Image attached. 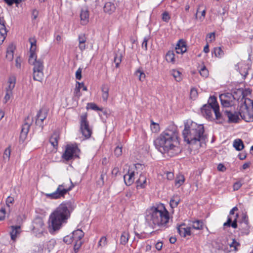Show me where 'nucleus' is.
Returning a JSON list of instances; mask_svg holds the SVG:
<instances>
[{
	"mask_svg": "<svg viewBox=\"0 0 253 253\" xmlns=\"http://www.w3.org/2000/svg\"><path fill=\"white\" fill-rule=\"evenodd\" d=\"M250 226L249 224L248 217L246 215H244L240 223V229L243 235H248L250 232Z\"/></svg>",
	"mask_w": 253,
	"mask_h": 253,
	"instance_id": "4468645a",
	"label": "nucleus"
},
{
	"mask_svg": "<svg viewBox=\"0 0 253 253\" xmlns=\"http://www.w3.org/2000/svg\"><path fill=\"white\" fill-rule=\"evenodd\" d=\"M122 61V55L121 54H116L114 58V62L116 64V67L118 68Z\"/></svg>",
	"mask_w": 253,
	"mask_h": 253,
	"instance_id": "a18cd8bd",
	"label": "nucleus"
},
{
	"mask_svg": "<svg viewBox=\"0 0 253 253\" xmlns=\"http://www.w3.org/2000/svg\"><path fill=\"white\" fill-rule=\"evenodd\" d=\"M198 96V92L196 88H192L190 91V97L192 99H195Z\"/></svg>",
	"mask_w": 253,
	"mask_h": 253,
	"instance_id": "864d4df0",
	"label": "nucleus"
},
{
	"mask_svg": "<svg viewBox=\"0 0 253 253\" xmlns=\"http://www.w3.org/2000/svg\"><path fill=\"white\" fill-rule=\"evenodd\" d=\"M115 10V6L113 3L108 2L105 4L104 6V11L105 12L110 14L114 12Z\"/></svg>",
	"mask_w": 253,
	"mask_h": 253,
	"instance_id": "c756f323",
	"label": "nucleus"
},
{
	"mask_svg": "<svg viewBox=\"0 0 253 253\" xmlns=\"http://www.w3.org/2000/svg\"><path fill=\"white\" fill-rule=\"evenodd\" d=\"M59 139V135L58 133L55 132L52 134L51 137L50 138L49 142L53 147L57 148Z\"/></svg>",
	"mask_w": 253,
	"mask_h": 253,
	"instance_id": "c85d7f7f",
	"label": "nucleus"
},
{
	"mask_svg": "<svg viewBox=\"0 0 253 253\" xmlns=\"http://www.w3.org/2000/svg\"><path fill=\"white\" fill-rule=\"evenodd\" d=\"M12 95V92L6 91V93L3 99L4 103H6L10 99Z\"/></svg>",
	"mask_w": 253,
	"mask_h": 253,
	"instance_id": "13d9d810",
	"label": "nucleus"
},
{
	"mask_svg": "<svg viewBox=\"0 0 253 253\" xmlns=\"http://www.w3.org/2000/svg\"><path fill=\"white\" fill-rule=\"evenodd\" d=\"M236 70H239L240 74L245 78L248 75L249 67L243 62L239 63L236 65Z\"/></svg>",
	"mask_w": 253,
	"mask_h": 253,
	"instance_id": "412c9836",
	"label": "nucleus"
},
{
	"mask_svg": "<svg viewBox=\"0 0 253 253\" xmlns=\"http://www.w3.org/2000/svg\"><path fill=\"white\" fill-rule=\"evenodd\" d=\"M171 74L177 82H180L182 80L181 74L179 71L172 70Z\"/></svg>",
	"mask_w": 253,
	"mask_h": 253,
	"instance_id": "ea45409f",
	"label": "nucleus"
},
{
	"mask_svg": "<svg viewBox=\"0 0 253 253\" xmlns=\"http://www.w3.org/2000/svg\"><path fill=\"white\" fill-rule=\"evenodd\" d=\"M212 54H214L217 58H221L224 55V52L220 47H214L211 52Z\"/></svg>",
	"mask_w": 253,
	"mask_h": 253,
	"instance_id": "4c0bfd02",
	"label": "nucleus"
},
{
	"mask_svg": "<svg viewBox=\"0 0 253 253\" xmlns=\"http://www.w3.org/2000/svg\"><path fill=\"white\" fill-rule=\"evenodd\" d=\"M135 76L138 77L139 81L143 82L145 79V74L141 69H138L135 72Z\"/></svg>",
	"mask_w": 253,
	"mask_h": 253,
	"instance_id": "79ce46f5",
	"label": "nucleus"
},
{
	"mask_svg": "<svg viewBox=\"0 0 253 253\" xmlns=\"http://www.w3.org/2000/svg\"><path fill=\"white\" fill-rule=\"evenodd\" d=\"M237 93L240 94L242 98L240 100L239 114L242 119L246 122L253 121V101L245 97V93L242 89H239Z\"/></svg>",
	"mask_w": 253,
	"mask_h": 253,
	"instance_id": "423d86ee",
	"label": "nucleus"
},
{
	"mask_svg": "<svg viewBox=\"0 0 253 253\" xmlns=\"http://www.w3.org/2000/svg\"><path fill=\"white\" fill-rule=\"evenodd\" d=\"M16 83V78L14 76H11L9 78L7 82V86L5 88V91L12 92Z\"/></svg>",
	"mask_w": 253,
	"mask_h": 253,
	"instance_id": "a878e982",
	"label": "nucleus"
},
{
	"mask_svg": "<svg viewBox=\"0 0 253 253\" xmlns=\"http://www.w3.org/2000/svg\"><path fill=\"white\" fill-rule=\"evenodd\" d=\"M213 108L209 105H204L201 108V112L203 115L209 120H214V118L212 116Z\"/></svg>",
	"mask_w": 253,
	"mask_h": 253,
	"instance_id": "dca6fc26",
	"label": "nucleus"
},
{
	"mask_svg": "<svg viewBox=\"0 0 253 253\" xmlns=\"http://www.w3.org/2000/svg\"><path fill=\"white\" fill-rule=\"evenodd\" d=\"M80 21L82 25H86L89 22V12L87 6H85L81 9L80 13Z\"/></svg>",
	"mask_w": 253,
	"mask_h": 253,
	"instance_id": "2eb2a0df",
	"label": "nucleus"
},
{
	"mask_svg": "<svg viewBox=\"0 0 253 253\" xmlns=\"http://www.w3.org/2000/svg\"><path fill=\"white\" fill-rule=\"evenodd\" d=\"M135 236L139 239H145L147 238V235L145 233H138L135 232Z\"/></svg>",
	"mask_w": 253,
	"mask_h": 253,
	"instance_id": "680f3d73",
	"label": "nucleus"
},
{
	"mask_svg": "<svg viewBox=\"0 0 253 253\" xmlns=\"http://www.w3.org/2000/svg\"><path fill=\"white\" fill-rule=\"evenodd\" d=\"M204 127L203 125L188 120L184 124V129L182 131L184 140L191 148L197 150L205 143L207 138L204 134Z\"/></svg>",
	"mask_w": 253,
	"mask_h": 253,
	"instance_id": "f03ea898",
	"label": "nucleus"
},
{
	"mask_svg": "<svg viewBox=\"0 0 253 253\" xmlns=\"http://www.w3.org/2000/svg\"><path fill=\"white\" fill-rule=\"evenodd\" d=\"M176 46V47H180V48H184V49H186L185 42L182 40H179V41L177 42Z\"/></svg>",
	"mask_w": 253,
	"mask_h": 253,
	"instance_id": "4d7b16f0",
	"label": "nucleus"
},
{
	"mask_svg": "<svg viewBox=\"0 0 253 253\" xmlns=\"http://www.w3.org/2000/svg\"><path fill=\"white\" fill-rule=\"evenodd\" d=\"M80 131L85 138L88 139L90 137L92 130L89 126V122L87 119L86 114H83L80 117Z\"/></svg>",
	"mask_w": 253,
	"mask_h": 253,
	"instance_id": "6e6552de",
	"label": "nucleus"
},
{
	"mask_svg": "<svg viewBox=\"0 0 253 253\" xmlns=\"http://www.w3.org/2000/svg\"><path fill=\"white\" fill-rule=\"evenodd\" d=\"M238 214L236 213L235 214L228 215L227 220L226 222L223 224L224 226H231L233 228H236L238 226L237 220L238 217Z\"/></svg>",
	"mask_w": 253,
	"mask_h": 253,
	"instance_id": "f3484780",
	"label": "nucleus"
},
{
	"mask_svg": "<svg viewBox=\"0 0 253 253\" xmlns=\"http://www.w3.org/2000/svg\"><path fill=\"white\" fill-rule=\"evenodd\" d=\"M107 238L105 236L102 237L98 243V247H103L107 245Z\"/></svg>",
	"mask_w": 253,
	"mask_h": 253,
	"instance_id": "09e8293b",
	"label": "nucleus"
},
{
	"mask_svg": "<svg viewBox=\"0 0 253 253\" xmlns=\"http://www.w3.org/2000/svg\"><path fill=\"white\" fill-rule=\"evenodd\" d=\"M185 181V178L183 175L179 174L177 175L175 180V185L177 187H180L183 184Z\"/></svg>",
	"mask_w": 253,
	"mask_h": 253,
	"instance_id": "58836bf2",
	"label": "nucleus"
},
{
	"mask_svg": "<svg viewBox=\"0 0 253 253\" xmlns=\"http://www.w3.org/2000/svg\"><path fill=\"white\" fill-rule=\"evenodd\" d=\"M129 238V234L128 232L124 231L122 233L120 238V244L125 245L127 243Z\"/></svg>",
	"mask_w": 253,
	"mask_h": 253,
	"instance_id": "c9c22d12",
	"label": "nucleus"
},
{
	"mask_svg": "<svg viewBox=\"0 0 253 253\" xmlns=\"http://www.w3.org/2000/svg\"><path fill=\"white\" fill-rule=\"evenodd\" d=\"M166 60L168 62L172 64L175 63V54L173 51H169L166 55Z\"/></svg>",
	"mask_w": 253,
	"mask_h": 253,
	"instance_id": "e433bc0d",
	"label": "nucleus"
},
{
	"mask_svg": "<svg viewBox=\"0 0 253 253\" xmlns=\"http://www.w3.org/2000/svg\"><path fill=\"white\" fill-rule=\"evenodd\" d=\"M215 40V33H210L206 37L207 43L211 42Z\"/></svg>",
	"mask_w": 253,
	"mask_h": 253,
	"instance_id": "8fccbe9b",
	"label": "nucleus"
},
{
	"mask_svg": "<svg viewBox=\"0 0 253 253\" xmlns=\"http://www.w3.org/2000/svg\"><path fill=\"white\" fill-rule=\"evenodd\" d=\"M15 46L13 44H10L7 48L6 58L9 61H12L13 59L14 51L15 50Z\"/></svg>",
	"mask_w": 253,
	"mask_h": 253,
	"instance_id": "bb28decb",
	"label": "nucleus"
},
{
	"mask_svg": "<svg viewBox=\"0 0 253 253\" xmlns=\"http://www.w3.org/2000/svg\"><path fill=\"white\" fill-rule=\"evenodd\" d=\"M73 238L74 237L73 236L72 234L71 233V234L64 237L63 239V241L67 244H70L72 243L74 244V241L73 240Z\"/></svg>",
	"mask_w": 253,
	"mask_h": 253,
	"instance_id": "c03bdc74",
	"label": "nucleus"
},
{
	"mask_svg": "<svg viewBox=\"0 0 253 253\" xmlns=\"http://www.w3.org/2000/svg\"><path fill=\"white\" fill-rule=\"evenodd\" d=\"M81 86H84V90H87V87L84 85L83 83H79L77 82L74 94L75 96H77L78 98H79L81 95V93L80 92V89L81 88Z\"/></svg>",
	"mask_w": 253,
	"mask_h": 253,
	"instance_id": "cd10ccee",
	"label": "nucleus"
},
{
	"mask_svg": "<svg viewBox=\"0 0 253 253\" xmlns=\"http://www.w3.org/2000/svg\"><path fill=\"white\" fill-rule=\"evenodd\" d=\"M199 72L200 75L203 77L206 78L209 75V71L204 65L199 70Z\"/></svg>",
	"mask_w": 253,
	"mask_h": 253,
	"instance_id": "de8ad7c7",
	"label": "nucleus"
},
{
	"mask_svg": "<svg viewBox=\"0 0 253 253\" xmlns=\"http://www.w3.org/2000/svg\"><path fill=\"white\" fill-rule=\"evenodd\" d=\"M31 44L30 48V56L29 58V63L32 65L33 67V79L35 81L42 82L43 79V62L41 59H37V54L36 53L37 46L36 40L35 38H31L29 39Z\"/></svg>",
	"mask_w": 253,
	"mask_h": 253,
	"instance_id": "39448f33",
	"label": "nucleus"
},
{
	"mask_svg": "<svg viewBox=\"0 0 253 253\" xmlns=\"http://www.w3.org/2000/svg\"><path fill=\"white\" fill-rule=\"evenodd\" d=\"M11 231L10 232L11 239L14 241L17 236L19 235L21 232L20 226H11Z\"/></svg>",
	"mask_w": 253,
	"mask_h": 253,
	"instance_id": "393cba45",
	"label": "nucleus"
},
{
	"mask_svg": "<svg viewBox=\"0 0 253 253\" xmlns=\"http://www.w3.org/2000/svg\"><path fill=\"white\" fill-rule=\"evenodd\" d=\"M180 198L178 195H173L171 198L169 205L171 208H176L180 202Z\"/></svg>",
	"mask_w": 253,
	"mask_h": 253,
	"instance_id": "2f4dec72",
	"label": "nucleus"
},
{
	"mask_svg": "<svg viewBox=\"0 0 253 253\" xmlns=\"http://www.w3.org/2000/svg\"><path fill=\"white\" fill-rule=\"evenodd\" d=\"M76 78L77 80H81L82 78V70L81 69H78V70L76 71Z\"/></svg>",
	"mask_w": 253,
	"mask_h": 253,
	"instance_id": "338daca9",
	"label": "nucleus"
},
{
	"mask_svg": "<svg viewBox=\"0 0 253 253\" xmlns=\"http://www.w3.org/2000/svg\"><path fill=\"white\" fill-rule=\"evenodd\" d=\"M75 207L71 201L63 202L51 213L48 221L50 233H54L59 230L63 224L67 223Z\"/></svg>",
	"mask_w": 253,
	"mask_h": 253,
	"instance_id": "7ed1b4c3",
	"label": "nucleus"
},
{
	"mask_svg": "<svg viewBox=\"0 0 253 253\" xmlns=\"http://www.w3.org/2000/svg\"><path fill=\"white\" fill-rule=\"evenodd\" d=\"M71 185L68 186L65 183L59 184L56 190L51 193H46L45 194L46 198L50 199H59L64 198L65 195L71 191L74 187V185L70 180Z\"/></svg>",
	"mask_w": 253,
	"mask_h": 253,
	"instance_id": "0eeeda50",
	"label": "nucleus"
},
{
	"mask_svg": "<svg viewBox=\"0 0 253 253\" xmlns=\"http://www.w3.org/2000/svg\"><path fill=\"white\" fill-rule=\"evenodd\" d=\"M33 120L30 116H28L25 120L24 124L22 126L20 138L24 140L29 132V128L32 124Z\"/></svg>",
	"mask_w": 253,
	"mask_h": 253,
	"instance_id": "ddd939ff",
	"label": "nucleus"
},
{
	"mask_svg": "<svg viewBox=\"0 0 253 253\" xmlns=\"http://www.w3.org/2000/svg\"><path fill=\"white\" fill-rule=\"evenodd\" d=\"M7 36V33H0V45L3 42Z\"/></svg>",
	"mask_w": 253,
	"mask_h": 253,
	"instance_id": "e2e57ef3",
	"label": "nucleus"
},
{
	"mask_svg": "<svg viewBox=\"0 0 253 253\" xmlns=\"http://www.w3.org/2000/svg\"><path fill=\"white\" fill-rule=\"evenodd\" d=\"M224 114L228 119L229 123H237L239 120V112H232L230 111L225 110Z\"/></svg>",
	"mask_w": 253,
	"mask_h": 253,
	"instance_id": "aec40b11",
	"label": "nucleus"
},
{
	"mask_svg": "<svg viewBox=\"0 0 253 253\" xmlns=\"http://www.w3.org/2000/svg\"><path fill=\"white\" fill-rule=\"evenodd\" d=\"M170 18V15L167 11H165L162 14V19L164 21L168 22Z\"/></svg>",
	"mask_w": 253,
	"mask_h": 253,
	"instance_id": "6e6d98bb",
	"label": "nucleus"
},
{
	"mask_svg": "<svg viewBox=\"0 0 253 253\" xmlns=\"http://www.w3.org/2000/svg\"><path fill=\"white\" fill-rule=\"evenodd\" d=\"M146 218L153 227L167 228L169 220V213L163 204L153 206L146 211Z\"/></svg>",
	"mask_w": 253,
	"mask_h": 253,
	"instance_id": "20e7f679",
	"label": "nucleus"
},
{
	"mask_svg": "<svg viewBox=\"0 0 253 253\" xmlns=\"http://www.w3.org/2000/svg\"><path fill=\"white\" fill-rule=\"evenodd\" d=\"M36 117V125L41 126L42 127H43V121L46 119L47 117L46 111L44 110L41 109L38 113Z\"/></svg>",
	"mask_w": 253,
	"mask_h": 253,
	"instance_id": "6ab92c4d",
	"label": "nucleus"
},
{
	"mask_svg": "<svg viewBox=\"0 0 253 253\" xmlns=\"http://www.w3.org/2000/svg\"><path fill=\"white\" fill-rule=\"evenodd\" d=\"M114 153L117 157L121 156L122 154V147H117L114 150Z\"/></svg>",
	"mask_w": 253,
	"mask_h": 253,
	"instance_id": "052dcab7",
	"label": "nucleus"
},
{
	"mask_svg": "<svg viewBox=\"0 0 253 253\" xmlns=\"http://www.w3.org/2000/svg\"><path fill=\"white\" fill-rule=\"evenodd\" d=\"M156 148L163 154L173 157L181 152L177 127L170 126L154 141Z\"/></svg>",
	"mask_w": 253,
	"mask_h": 253,
	"instance_id": "f257e3e1",
	"label": "nucleus"
},
{
	"mask_svg": "<svg viewBox=\"0 0 253 253\" xmlns=\"http://www.w3.org/2000/svg\"><path fill=\"white\" fill-rule=\"evenodd\" d=\"M233 146L237 151H241L244 147L243 142L240 139H235L233 142Z\"/></svg>",
	"mask_w": 253,
	"mask_h": 253,
	"instance_id": "f704fd0d",
	"label": "nucleus"
},
{
	"mask_svg": "<svg viewBox=\"0 0 253 253\" xmlns=\"http://www.w3.org/2000/svg\"><path fill=\"white\" fill-rule=\"evenodd\" d=\"M192 224L190 225L194 229L201 230L203 228L204 223L201 220H197L191 221Z\"/></svg>",
	"mask_w": 253,
	"mask_h": 253,
	"instance_id": "473e14b6",
	"label": "nucleus"
},
{
	"mask_svg": "<svg viewBox=\"0 0 253 253\" xmlns=\"http://www.w3.org/2000/svg\"><path fill=\"white\" fill-rule=\"evenodd\" d=\"M21 65V60L20 57H17L15 60V66L17 68H20Z\"/></svg>",
	"mask_w": 253,
	"mask_h": 253,
	"instance_id": "774afa93",
	"label": "nucleus"
},
{
	"mask_svg": "<svg viewBox=\"0 0 253 253\" xmlns=\"http://www.w3.org/2000/svg\"><path fill=\"white\" fill-rule=\"evenodd\" d=\"M242 186V183L240 181L236 182L233 185V189L234 190H238Z\"/></svg>",
	"mask_w": 253,
	"mask_h": 253,
	"instance_id": "69168bd1",
	"label": "nucleus"
},
{
	"mask_svg": "<svg viewBox=\"0 0 253 253\" xmlns=\"http://www.w3.org/2000/svg\"><path fill=\"white\" fill-rule=\"evenodd\" d=\"M206 105H209L213 108L216 120H218L221 118V114L219 112V107L217 102L216 98L215 96H210L208 100V104Z\"/></svg>",
	"mask_w": 253,
	"mask_h": 253,
	"instance_id": "9b49d317",
	"label": "nucleus"
},
{
	"mask_svg": "<svg viewBox=\"0 0 253 253\" xmlns=\"http://www.w3.org/2000/svg\"><path fill=\"white\" fill-rule=\"evenodd\" d=\"M14 201V198L11 196H8L6 200V204L9 208L13 204Z\"/></svg>",
	"mask_w": 253,
	"mask_h": 253,
	"instance_id": "5fc2aeb1",
	"label": "nucleus"
},
{
	"mask_svg": "<svg viewBox=\"0 0 253 253\" xmlns=\"http://www.w3.org/2000/svg\"><path fill=\"white\" fill-rule=\"evenodd\" d=\"M184 226H185V224H181V225L178 226L177 227V231L179 233V235L181 237H185V234H184L185 227Z\"/></svg>",
	"mask_w": 253,
	"mask_h": 253,
	"instance_id": "49530a36",
	"label": "nucleus"
},
{
	"mask_svg": "<svg viewBox=\"0 0 253 253\" xmlns=\"http://www.w3.org/2000/svg\"><path fill=\"white\" fill-rule=\"evenodd\" d=\"M229 245L231 248H233V251L236 252L238 251V247L240 246V244L235 239H233L232 243H230Z\"/></svg>",
	"mask_w": 253,
	"mask_h": 253,
	"instance_id": "37998d69",
	"label": "nucleus"
},
{
	"mask_svg": "<svg viewBox=\"0 0 253 253\" xmlns=\"http://www.w3.org/2000/svg\"><path fill=\"white\" fill-rule=\"evenodd\" d=\"M43 225V222L41 218H36L33 222V230L35 232H42Z\"/></svg>",
	"mask_w": 253,
	"mask_h": 253,
	"instance_id": "a211bd4d",
	"label": "nucleus"
},
{
	"mask_svg": "<svg viewBox=\"0 0 253 253\" xmlns=\"http://www.w3.org/2000/svg\"><path fill=\"white\" fill-rule=\"evenodd\" d=\"M135 172L128 170V172L124 176L125 184L127 186L131 185L134 181Z\"/></svg>",
	"mask_w": 253,
	"mask_h": 253,
	"instance_id": "4be33fe9",
	"label": "nucleus"
},
{
	"mask_svg": "<svg viewBox=\"0 0 253 253\" xmlns=\"http://www.w3.org/2000/svg\"><path fill=\"white\" fill-rule=\"evenodd\" d=\"M176 52L177 54H183L186 51V49L182 48L179 47H175Z\"/></svg>",
	"mask_w": 253,
	"mask_h": 253,
	"instance_id": "0e129e2a",
	"label": "nucleus"
},
{
	"mask_svg": "<svg viewBox=\"0 0 253 253\" xmlns=\"http://www.w3.org/2000/svg\"><path fill=\"white\" fill-rule=\"evenodd\" d=\"M3 0L9 6H11L13 3H15L16 4L17 6H18V4H19L21 1V0Z\"/></svg>",
	"mask_w": 253,
	"mask_h": 253,
	"instance_id": "603ef678",
	"label": "nucleus"
},
{
	"mask_svg": "<svg viewBox=\"0 0 253 253\" xmlns=\"http://www.w3.org/2000/svg\"><path fill=\"white\" fill-rule=\"evenodd\" d=\"M74 237V250L75 251L78 250L82 244V239L84 236V233L82 230L78 229L72 233Z\"/></svg>",
	"mask_w": 253,
	"mask_h": 253,
	"instance_id": "f8f14e48",
	"label": "nucleus"
},
{
	"mask_svg": "<svg viewBox=\"0 0 253 253\" xmlns=\"http://www.w3.org/2000/svg\"><path fill=\"white\" fill-rule=\"evenodd\" d=\"M87 37L85 33H81L79 35L78 40L79 42V47L81 50H84L85 49V42Z\"/></svg>",
	"mask_w": 253,
	"mask_h": 253,
	"instance_id": "b1692460",
	"label": "nucleus"
},
{
	"mask_svg": "<svg viewBox=\"0 0 253 253\" xmlns=\"http://www.w3.org/2000/svg\"><path fill=\"white\" fill-rule=\"evenodd\" d=\"M203 5H199L195 15L196 18L203 21L205 17L206 9Z\"/></svg>",
	"mask_w": 253,
	"mask_h": 253,
	"instance_id": "5701e85b",
	"label": "nucleus"
},
{
	"mask_svg": "<svg viewBox=\"0 0 253 253\" xmlns=\"http://www.w3.org/2000/svg\"><path fill=\"white\" fill-rule=\"evenodd\" d=\"M87 109H90L95 111H101V109L99 108L95 103H88L87 105Z\"/></svg>",
	"mask_w": 253,
	"mask_h": 253,
	"instance_id": "3c124183",
	"label": "nucleus"
},
{
	"mask_svg": "<svg viewBox=\"0 0 253 253\" xmlns=\"http://www.w3.org/2000/svg\"><path fill=\"white\" fill-rule=\"evenodd\" d=\"M150 128L153 132L156 133L160 130L159 124L155 123L153 120H151Z\"/></svg>",
	"mask_w": 253,
	"mask_h": 253,
	"instance_id": "a19ab883",
	"label": "nucleus"
},
{
	"mask_svg": "<svg viewBox=\"0 0 253 253\" xmlns=\"http://www.w3.org/2000/svg\"><path fill=\"white\" fill-rule=\"evenodd\" d=\"M80 152L77 144H68L66 146L65 151L62 155L63 159L68 161L74 157H79Z\"/></svg>",
	"mask_w": 253,
	"mask_h": 253,
	"instance_id": "1a4fd4ad",
	"label": "nucleus"
},
{
	"mask_svg": "<svg viewBox=\"0 0 253 253\" xmlns=\"http://www.w3.org/2000/svg\"><path fill=\"white\" fill-rule=\"evenodd\" d=\"M239 94L240 95V97L238 98H237L234 95H232V94L229 93L221 94L219 96V98L221 105L224 107H229L231 106L233 104V100L236 99H237L239 102H240L239 100H241L242 96L240 94Z\"/></svg>",
	"mask_w": 253,
	"mask_h": 253,
	"instance_id": "9d476101",
	"label": "nucleus"
},
{
	"mask_svg": "<svg viewBox=\"0 0 253 253\" xmlns=\"http://www.w3.org/2000/svg\"><path fill=\"white\" fill-rule=\"evenodd\" d=\"M102 97L104 101H107L109 96V88L106 84H103L101 87Z\"/></svg>",
	"mask_w": 253,
	"mask_h": 253,
	"instance_id": "7c9ffc66",
	"label": "nucleus"
},
{
	"mask_svg": "<svg viewBox=\"0 0 253 253\" xmlns=\"http://www.w3.org/2000/svg\"><path fill=\"white\" fill-rule=\"evenodd\" d=\"M146 185V178L144 175L141 174L137 180V187L144 188Z\"/></svg>",
	"mask_w": 253,
	"mask_h": 253,
	"instance_id": "72a5a7b5",
	"label": "nucleus"
},
{
	"mask_svg": "<svg viewBox=\"0 0 253 253\" xmlns=\"http://www.w3.org/2000/svg\"><path fill=\"white\" fill-rule=\"evenodd\" d=\"M10 156V149L9 148H6L3 153V158L4 159H9Z\"/></svg>",
	"mask_w": 253,
	"mask_h": 253,
	"instance_id": "bf43d9fd",
	"label": "nucleus"
}]
</instances>
